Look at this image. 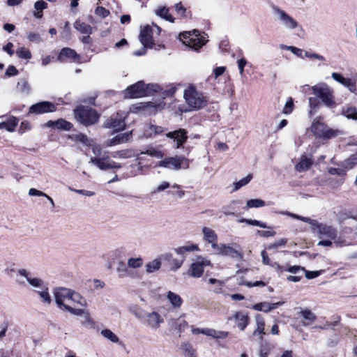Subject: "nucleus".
<instances>
[{
	"label": "nucleus",
	"instance_id": "nucleus-10",
	"mask_svg": "<svg viewBox=\"0 0 357 357\" xmlns=\"http://www.w3.org/2000/svg\"><path fill=\"white\" fill-rule=\"evenodd\" d=\"M188 167V160L183 156L168 157L158 162V167L178 170L182 167Z\"/></svg>",
	"mask_w": 357,
	"mask_h": 357
},
{
	"label": "nucleus",
	"instance_id": "nucleus-61",
	"mask_svg": "<svg viewBox=\"0 0 357 357\" xmlns=\"http://www.w3.org/2000/svg\"><path fill=\"white\" fill-rule=\"evenodd\" d=\"M332 78L336 81L337 82L341 84L342 85H344L346 82L349 78L344 77L341 74L337 73H332L331 74Z\"/></svg>",
	"mask_w": 357,
	"mask_h": 357
},
{
	"label": "nucleus",
	"instance_id": "nucleus-2",
	"mask_svg": "<svg viewBox=\"0 0 357 357\" xmlns=\"http://www.w3.org/2000/svg\"><path fill=\"white\" fill-rule=\"evenodd\" d=\"M160 87L157 84H151L145 86L144 82L139 81L128 86L123 91V94L126 98H137L151 95L153 92L158 91Z\"/></svg>",
	"mask_w": 357,
	"mask_h": 357
},
{
	"label": "nucleus",
	"instance_id": "nucleus-60",
	"mask_svg": "<svg viewBox=\"0 0 357 357\" xmlns=\"http://www.w3.org/2000/svg\"><path fill=\"white\" fill-rule=\"evenodd\" d=\"M215 254L221 255L224 243H218V241L209 243Z\"/></svg>",
	"mask_w": 357,
	"mask_h": 357
},
{
	"label": "nucleus",
	"instance_id": "nucleus-13",
	"mask_svg": "<svg viewBox=\"0 0 357 357\" xmlns=\"http://www.w3.org/2000/svg\"><path fill=\"white\" fill-rule=\"evenodd\" d=\"M17 275L26 279L27 282L33 288L38 290L46 285L45 282L39 278L33 277L32 274L24 268H20L17 271Z\"/></svg>",
	"mask_w": 357,
	"mask_h": 357
},
{
	"label": "nucleus",
	"instance_id": "nucleus-33",
	"mask_svg": "<svg viewBox=\"0 0 357 357\" xmlns=\"http://www.w3.org/2000/svg\"><path fill=\"white\" fill-rule=\"evenodd\" d=\"M79 316V321L83 326L87 328H94L95 322L90 317L89 314H77Z\"/></svg>",
	"mask_w": 357,
	"mask_h": 357
},
{
	"label": "nucleus",
	"instance_id": "nucleus-4",
	"mask_svg": "<svg viewBox=\"0 0 357 357\" xmlns=\"http://www.w3.org/2000/svg\"><path fill=\"white\" fill-rule=\"evenodd\" d=\"M73 289L64 287H57L53 289L52 294L54 302L60 310L68 311V312H75L73 307L66 301H70Z\"/></svg>",
	"mask_w": 357,
	"mask_h": 357
},
{
	"label": "nucleus",
	"instance_id": "nucleus-19",
	"mask_svg": "<svg viewBox=\"0 0 357 357\" xmlns=\"http://www.w3.org/2000/svg\"><path fill=\"white\" fill-rule=\"evenodd\" d=\"M168 138L172 139L176 142V149L181 148L188 139L187 131L185 129H178L166 134Z\"/></svg>",
	"mask_w": 357,
	"mask_h": 357
},
{
	"label": "nucleus",
	"instance_id": "nucleus-16",
	"mask_svg": "<svg viewBox=\"0 0 357 357\" xmlns=\"http://www.w3.org/2000/svg\"><path fill=\"white\" fill-rule=\"evenodd\" d=\"M56 110V106L54 104L43 101L33 105L29 108V112L36 114H44L47 112H53Z\"/></svg>",
	"mask_w": 357,
	"mask_h": 357
},
{
	"label": "nucleus",
	"instance_id": "nucleus-30",
	"mask_svg": "<svg viewBox=\"0 0 357 357\" xmlns=\"http://www.w3.org/2000/svg\"><path fill=\"white\" fill-rule=\"evenodd\" d=\"M155 14L165 19L167 21H169L172 23L174 22L175 18L169 13V8L165 6H160L158 7L155 11Z\"/></svg>",
	"mask_w": 357,
	"mask_h": 357
},
{
	"label": "nucleus",
	"instance_id": "nucleus-11",
	"mask_svg": "<svg viewBox=\"0 0 357 357\" xmlns=\"http://www.w3.org/2000/svg\"><path fill=\"white\" fill-rule=\"evenodd\" d=\"M69 302L70 303V305L74 307L75 312H84L89 306L86 298L74 289L72 290Z\"/></svg>",
	"mask_w": 357,
	"mask_h": 357
},
{
	"label": "nucleus",
	"instance_id": "nucleus-54",
	"mask_svg": "<svg viewBox=\"0 0 357 357\" xmlns=\"http://www.w3.org/2000/svg\"><path fill=\"white\" fill-rule=\"evenodd\" d=\"M17 89L22 93L28 94L30 92V86L26 80H22L17 83Z\"/></svg>",
	"mask_w": 357,
	"mask_h": 357
},
{
	"label": "nucleus",
	"instance_id": "nucleus-42",
	"mask_svg": "<svg viewBox=\"0 0 357 357\" xmlns=\"http://www.w3.org/2000/svg\"><path fill=\"white\" fill-rule=\"evenodd\" d=\"M181 347L183 351L185 357H197L195 351L191 344L188 342H183L181 344Z\"/></svg>",
	"mask_w": 357,
	"mask_h": 357
},
{
	"label": "nucleus",
	"instance_id": "nucleus-46",
	"mask_svg": "<svg viewBox=\"0 0 357 357\" xmlns=\"http://www.w3.org/2000/svg\"><path fill=\"white\" fill-rule=\"evenodd\" d=\"M308 102L310 105V111L309 115L312 116L317 112V109L319 108L320 104L317 98L310 97L308 99Z\"/></svg>",
	"mask_w": 357,
	"mask_h": 357
},
{
	"label": "nucleus",
	"instance_id": "nucleus-41",
	"mask_svg": "<svg viewBox=\"0 0 357 357\" xmlns=\"http://www.w3.org/2000/svg\"><path fill=\"white\" fill-rule=\"evenodd\" d=\"M239 222H245L249 225L257 226L261 228L270 229L271 227L268 226L265 222L257 220L241 218L238 220Z\"/></svg>",
	"mask_w": 357,
	"mask_h": 357
},
{
	"label": "nucleus",
	"instance_id": "nucleus-7",
	"mask_svg": "<svg viewBox=\"0 0 357 357\" xmlns=\"http://www.w3.org/2000/svg\"><path fill=\"white\" fill-rule=\"evenodd\" d=\"M312 90L313 93L321 100L324 105L330 108L335 106L333 90L326 84L322 83L313 86Z\"/></svg>",
	"mask_w": 357,
	"mask_h": 357
},
{
	"label": "nucleus",
	"instance_id": "nucleus-23",
	"mask_svg": "<svg viewBox=\"0 0 357 357\" xmlns=\"http://www.w3.org/2000/svg\"><path fill=\"white\" fill-rule=\"evenodd\" d=\"M202 232L204 242L209 244L215 241H218V234L213 229L208 227H203L202 229Z\"/></svg>",
	"mask_w": 357,
	"mask_h": 357
},
{
	"label": "nucleus",
	"instance_id": "nucleus-35",
	"mask_svg": "<svg viewBox=\"0 0 357 357\" xmlns=\"http://www.w3.org/2000/svg\"><path fill=\"white\" fill-rule=\"evenodd\" d=\"M74 27L82 34L90 35L92 33V27L81 21H76L74 24Z\"/></svg>",
	"mask_w": 357,
	"mask_h": 357
},
{
	"label": "nucleus",
	"instance_id": "nucleus-18",
	"mask_svg": "<svg viewBox=\"0 0 357 357\" xmlns=\"http://www.w3.org/2000/svg\"><path fill=\"white\" fill-rule=\"evenodd\" d=\"M91 162L96 165L102 170H106L109 169H120L121 165L111 160L108 157L104 158H92L91 159Z\"/></svg>",
	"mask_w": 357,
	"mask_h": 357
},
{
	"label": "nucleus",
	"instance_id": "nucleus-8",
	"mask_svg": "<svg viewBox=\"0 0 357 357\" xmlns=\"http://www.w3.org/2000/svg\"><path fill=\"white\" fill-rule=\"evenodd\" d=\"M74 112L77 121L84 126L96 123L99 118L96 111L89 107L79 106Z\"/></svg>",
	"mask_w": 357,
	"mask_h": 357
},
{
	"label": "nucleus",
	"instance_id": "nucleus-38",
	"mask_svg": "<svg viewBox=\"0 0 357 357\" xmlns=\"http://www.w3.org/2000/svg\"><path fill=\"white\" fill-rule=\"evenodd\" d=\"M47 4L45 1L43 0L37 1L34 4L35 12H33V15L36 18H41L43 17L42 11L47 8Z\"/></svg>",
	"mask_w": 357,
	"mask_h": 357
},
{
	"label": "nucleus",
	"instance_id": "nucleus-47",
	"mask_svg": "<svg viewBox=\"0 0 357 357\" xmlns=\"http://www.w3.org/2000/svg\"><path fill=\"white\" fill-rule=\"evenodd\" d=\"M101 335L108 340L114 343L119 342V337L109 329H104L101 331Z\"/></svg>",
	"mask_w": 357,
	"mask_h": 357
},
{
	"label": "nucleus",
	"instance_id": "nucleus-21",
	"mask_svg": "<svg viewBox=\"0 0 357 357\" xmlns=\"http://www.w3.org/2000/svg\"><path fill=\"white\" fill-rule=\"evenodd\" d=\"M132 135V131H130L128 132L121 133L117 135L114 137L110 139L107 142V146H112L120 144H123L129 142Z\"/></svg>",
	"mask_w": 357,
	"mask_h": 357
},
{
	"label": "nucleus",
	"instance_id": "nucleus-58",
	"mask_svg": "<svg viewBox=\"0 0 357 357\" xmlns=\"http://www.w3.org/2000/svg\"><path fill=\"white\" fill-rule=\"evenodd\" d=\"M154 128V125H146L144 128V132L142 137L151 138L154 137V130L151 129Z\"/></svg>",
	"mask_w": 357,
	"mask_h": 357
},
{
	"label": "nucleus",
	"instance_id": "nucleus-34",
	"mask_svg": "<svg viewBox=\"0 0 357 357\" xmlns=\"http://www.w3.org/2000/svg\"><path fill=\"white\" fill-rule=\"evenodd\" d=\"M312 165V161L310 158L303 156L299 162L296 165V169L298 172H304L307 170Z\"/></svg>",
	"mask_w": 357,
	"mask_h": 357
},
{
	"label": "nucleus",
	"instance_id": "nucleus-53",
	"mask_svg": "<svg viewBox=\"0 0 357 357\" xmlns=\"http://www.w3.org/2000/svg\"><path fill=\"white\" fill-rule=\"evenodd\" d=\"M141 154H147L150 156L160 159L164 157V154L160 150L155 148H151L147 149L146 151H142Z\"/></svg>",
	"mask_w": 357,
	"mask_h": 357
},
{
	"label": "nucleus",
	"instance_id": "nucleus-5",
	"mask_svg": "<svg viewBox=\"0 0 357 357\" xmlns=\"http://www.w3.org/2000/svg\"><path fill=\"white\" fill-rule=\"evenodd\" d=\"M184 98L188 105L196 110L204 107L208 101L204 94L197 91L193 86H189L185 89Z\"/></svg>",
	"mask_w": 357,
	"mask_h": 357
},
{
	"label": "nucleus",
	"instance_id": "nucleus-52",
	"mask_svg": "<svg viewBox=\"0 0 357 357\" xmlns=\"http://www.w3.org/2000/svg\"><path fill=\"white\" fill-rule=\"evenodd\" d=\"M340 133L341 132L340 130H334V129H332V128L326 126L324 133L321 138H324V139L334 138V137H337V135H339Z\"/></svg>",
	"mask_w": 357,
	"mask_h": 357
},
{
	"label": "nucleus",
	"instance_id": "nucleus-17",
	"mask_svg": "<svg viewBox=\"0 0 357 357\" xmlns=\"http://www.w3.org/2000/svg\"><path fill=\"white\" fill-rule=\"evenodd\" d=\"M137 317L153 328H158L164 320L160 314H137Z\"/></svg>",
	"mask_w": 357,
	"mask_h": 357
},
{
	"label": "nucleus",
	"instance_id": "nucleus-64",
	"mask_svg": "<svg viewBox=\"0 0 357 357\" xmlns=\"http://www.w3.org/2000/svg\"><path fill=\"white\" fill-rule=\"evenodd\" d=\"M344 86L347 87L351 92L354 93L356 91V82L352 79L349 78Z\"/></svg>",
	"mask_w": 357,
	"mask_h": 357
},
{
	"label": "nucleus",
	"instance_id": "nucleus-63",
	"mask_svg": "<svg viewBox=\"0 0 357 357\" xmlns=\"http://www.w3.org/2000/svg\"><path fill=\"white\" fill-rule=\"evenodd\" d=\"M95 13L100 17H105L109 14V11L102 6H98L95 10Z\"/></svg>",
	"mask_w": 357,
	"mask_h": 357
},
{
	"label": "nucleus",
	"instance_id": "nucleus-44",
	"mask_svg": "<svg viewBox=\"0 0 357 357\" xmlns=\"http://www.w3.org/2000/svg\"><path fill=\"white\" fill-rule=\"evenodd\" d=\"M281 214H283V215H288V216H290L294 219H296V220H301L303 222H307L309 223L310 225H311V226L312 227L313 224H316L315 223V220H312L310 218H306V217H303V216H301V215H296V214H294V213H290V212H280Z\"/></svg>",
	"mask_w": 357,
	"mask_h": 357
},
{
	"label": "nucleus",
	"instance_id": "nucleus-59",
	"mask_svg": "<svg viewBox=\"0 0 357 357\" xmlns=\"http://www.w3.org/2000/svg\"><path fill=\"white\" fill-rule=\"evenodd\" d=\"M287 242V240L286 238H280L278 241H276L272 243H270L268 245L267 248L268 250H273L276 249L280 247L284 246Z\"/></svg>",
	"mask_w": 357,
	"mask_h": 357
},
{
	"label": "nucleus",
	"instance_id": "nucleus-1",
	"mask_svg": "<svg viewBox=\"0 0 357 357\" xmlns=\"http://www.w3.org/2000/svg\"><path fill=\"white\" fill-rule=\"evenodd\" d=\"M208 36L205 33H199L197 29L192 31H184L179 34L180 40L190 48L199 51L208 41Z\"/></svg>",
	"mask_w": 357,
	"mask_h": 357
},
{
	"label": "nucleus",
	"instance_id": "nucleus-20",
	"mask_svg": "<svg viewBox=\"0 0 357 357\" xmlns=\"http://www.w3.org/2000/svg\"><path fill=\"white\" fill-rule=\"evenodd\" d=\"M67 59H70L73 62H80V56L74 50L64 47L60 51L57 56V60L60 62H63Z\"/></svg>",
	"mask_w": 357,
	"mask_h": 357
},
{
	"label": "nucleus",
	"instance_id": "nucleus-6",
	"mask_svg": "<svg viewBox=\"0 0 357 357\" xmlns=\"http://www.w3.org/2000/svg\"><path fill=\"white\" fill-rule=\"evenodd\" d=\"M161 29L155 24H147L141 28L139 40L144 47L152 48L155 39L160 35Z\"/></svg>",
	"mask_w": 357,
	"mask_h": 357
},
{
	"label": "nucleus",
	"instance_id": "nucleus-39",
	"mask_svg": "<svg viewBox=\"0 0 357 357\" xmlns=\"http://www.w3.org/2000/svg\"><path fill=\"white\" fill-rule=\"evenodd\" d=\"M342 113L347 119L357 120V107H343Z\"/></svg>",
	"mask_w": 357,
	"mask_h": 357
},
{
	"label": "nucleus",
	"instance_id": "nucleus-62",
	"mask_svg": "<svg viewBox=\"0 0 357 357\" xmlns=\"http://www.w3.org/2000/svg\"><path fill=\"white\" fill-rule=\"evenodd\" d=\"M208 282L210 284H216L215 289H213L214 292H215L217 294L220 293L222 287L223 285V282H222L220 280H218L214 278H210L208 280Z\"/></svg>",
	"mask_w": 357,
	"mask_h": 357
},
{
	"label": "nucleus",
	"instance_id": "nucleus-36",
	"mask_svg": "<svg viewBox=\"0 0 357 357\" xmlns=\"http://www.w3.org/2000/svg\"><path fill=\"white\" fill-rule=\"evenodd\" d=\"M169 325L172 328L178 329L179 332L184 331L188 327V323L182 317H180L176 320H171Z\"/></svg>",
	"mask_w": 357,
	"mask_h": 357
},
{
	"label": "nucleus",
	"instance_id": "nucleus-28",
	"mask_svg": "<svg viewBox=\"0 0 357 357\" xmlns=\"http://www.w3.org/2000/svg\"><path fill=\"white\" fill-rule=\"evenodd\" d=\"M18 124V120L15 117H10L6 121L0 123V129H5L8 132H13Z\"/></svg>",
	"mask_w": 357,
	"mask_h": 357
},
{
	"label": "nucleus",
	"instance_id": "nucleus-37",
	"mask_svg": "<svg viewBox=\"0 0 357 357\" xmlns=\"http://www.w3.org/2000/svg\"><path fill=\"white\" fill-rule=\"evenodd\" d=\"M234 318L237 326L240 330L243 331L248 324V317L247 314H235Z\"/></svg>",
	"mask_w": 357,
	"mask_h": 357
},
{
	"label": "nucleus",
	"instance_id": "nucleus-45",
	"mask_svg": "<svg viewBox=\"0 0 357 357\" xmlns=\"http://www.w3.org/2000/svg\"><path fill=\"white\" fill-rule=\"evenodd\" d=\"M116 273L119 278H123L128 275L129 271L123 261H119L116 267Z\"/></svg>",
	"mask_w": 357,
	"mask_h": 357
},
{
	"label": "nucleus",
	"instance_id": "nucleus-57",
	"mask_svg": "<svg viewBox=\"0 0 357 357\" xmlns=\"http://www.w3.org/2000/svg\"><path fill=\"white\" fill-rule=\"evenodd\" d=\"M185 257L181 259L174 258L170 259L171 268L174 271L178 269L183 264Z\"/></svg>",
	"mask_w": 357,
	"mask_h": 357
},
{
	"label": "nucleus",
	"instance_id": "nucleus-27",
	"mask_svg": "<svg viewBox=\"0 0 357 357\" xmlns=\"http://www.w3.org/2000/svg\"><path fill=\"white\" fill-rule=\"evenodd\" d=\"M36 292L38 295V297L41 301L47 305H50L52 303V298L49 292V288L46 284L41 289L36 290Z\"/></svg>",
	"mask_w": 357,
	"mask_h": 357
},
{
	"label": "nucleus",
	"instance_id": "nucleus-32",
	"mask_svg": "<svg viewBox=\"0 0 357 357\" xmlns=\"http://www.w3.org/2000/svg\"><path fill=\"white\" fill-rule=\"evenodd\" d=\"M114 158H130L134 156H137V160H140L141 158L136 155L132 149H124L119 151L114 152L112 154Z\"/></svg>",
	"mask_w": 357,
	"mask_h": 357
},
{
	"label": "nucleus",
	"instance_id": "nucleus-3",
	"mask_svg": "<svg viewBox=\"0 0 357 357\" xmlns=\"http://www.w3.org/2000/svg\"><path fill=\"white\" fill-rule=\"evenodd\" d=\"M274 20L287 29L293 30L298 26V22L284 10L272 3L270 5Z\"/></svg>",
	"mask_w": 357,
	"mask_h": 357
},
{
	"label": "nucleus",
	"instance_id": "nucleus-26",
	"mask_svg": "<svg viewBox=\"0 0 357 357\" xmlns=\"http://www.w3.org/2000/svg\"><path fill=\"white\" fill-rule=\"evenodd\" d=\"M167 298L172 305V306L175 309L179 308L183 303V300L181 298V296L178 294L171 291H169L167 292Z\"/></svg>",
	"mask_w": 357,
	"mask_h": 357
},
{
	"label": "nucleus",
	"instance_id": "nucleus-55",
	"mask_svg": "<svg viewBox=\"0 0 357 357\" xmlns=\"http://www.w3.org/2000/svg\"><path fill=\"white\" fill-rule=\"evenodd\" d=\"M252 177V176L251 174H248L246 177L243 178L239 181L234 183V190H238L241 187L247 185L251 181Z\"/></svg>",
	"mask_w": 357,
	"mask_h": 357
},
{
	"label": "nucleus",
	"instance_id": "nucleus-50",
	"mask_svg": "<svg viewBox=\"0 0 357 357\" xmlns=\"http://www.w3.org/2000/svg\"><path fill=\"white\" fill-rule=\"evenodd\" d=\"M16 54L19 58L23 59H29L31 57V52L24 47L17 48L16 50Z\"/></svg>",
	"mask_w": 357,
	"mask_h": 357
},
{
	"label": "nucleus",
	"instance_id": "nucleus-31",
	"mask_svg": "<svg viewBox=\"0 0 357 357\" xmlns=\"http://www.w3.org/2000/svg\"><path fill=\"white\" fill-rule=\"evenodd\" d=\"M257 328L253 333L254 335L259 336V340H262V335L264 334V326L265 323L262 317L257 314L256 316Z\"/></svg>",
	"mask_w": 357,
	"mask_h": 357
},
{
	"label": "nucleus",
	"instance_id": "nucleus-9",
	"mask_svg": "<svg viewBox=\"0 0 357 357\" xmlns=\"http://www.w3.org/2000/svg\"><path fill=\"white\" fill-rule=\"evenodd\" d=\"M315 223L312 227L313 232L317 233L320 238H328L335 240L337 236V231L332 226L318 222L315 220Z\"/></svg>",
	"mask_w": 357,
	"mask_h": 357
},
{
	"label": "nucleus",
	"instance_id": "nucleus-51",
	"mask_svg": "<svg viewBox=\"0 0 357 357\" xmlns=\"http://www.w3.org/2000/svg\"><path fill=\"white\" fill-rule=\"evenodd\" d=\"M73 125L71 123L62 119L56 121L55 128L70 130Z\"/></svg>",
	"mask_w": 357,
	"mask_h": 357
},
{
	"label": "nucleus",
	"instance_id": "nucleus-48",
	"mask_svg": "<svg viewBox=\"0 0 357 357\" xmlns=\"http://www.w3.org/2000/svg\"><path fill=\"white\" fill-rule=\"evenodd\" d=\"M294 109V100L289 97L287 99L286 103L282 109V113L285 115H288L292 113Z\"/></svg>",
	"mask_w": 357,
	"mask_h": 357
},
{
	"label": "nucleus",
	"instance_id": "nucleus-56",
	"mask_svg": "<svg viewBox=\"0 0 357 357\" xmlns=\"http://www.w3.org/2000/svg\"><path fill=\"white\" fill-rule=\"evenodd\" d=\"M142 259L140 257L130 258L128 261V266L132 268H137L142 266Z\"/></svg>",
	"mask_w": 357,
	"mask_h": 357
},
{
	"label": "nucleus",
	"instance_id": "nucleus-15",
	"mask_svg": "<svg viewBox=\"0 0 357 357\" xmlns=\"http://www.w3.org/2000/svg\"><path fill=\"white\" fill-rule=\"evenodd\" d=\"M125 117L123 113H117L115 116L107 119L105 122V126L108 128H113L116 131L123 130L126 127Z\"/></svg>",
	"mask_w": 357,
	"mask_h": 357
},
{
	"label": "nucleus",
	"instance_id": "nucleus-49",
	"mask_svg": "<svg viewBox=\"0 0 357 357\" xmlns=\"http://www.w3.org/2000/svg\"><path fill=\"white\" fill-rule=\"evenodd\" d=\"M265 206V202L260 199H250L246 203V208H260Z\"/></svg>",
	"mask_w": 357,
	"mask_h": 357
},
{
	"label": "nucleus",
	"instance_id": "nucleus-25",
	"mask_svg": "<svg viewBox=\"0 0 357 357\" xmlns=\"http://www.w3.org/2000/svg\"><path fill=\"white\" fill-rule=\"evenodd\" d=\"M326 126L324 123L315 119L312 123L310 130L317 137L321 138Z\"/></svg>",
	"mask_w": 357,
	"mask_h": 357
},
{
	"label": "nucleus",
	"instance_id": "nucleus-12",
	"mask_svg": "<svg viewBox=\"0 0 357 357\" xmlns=\"http://www.w3.org/2000/svg\"><path fill=\"white\" fill-rule=\"evenodd\" d=\"M211 261L205 257L198 256L190 265L188 274L192 278H200L205 266H211Z\"/></svg>",
	"mask_w": 357,
	"mask_h": 357
},
{
	"label": "nucleus",
	"instance_id": "nucleus-40",
	"mask_svg": "<svg viewBox=\"0 0 357 357\" xmlns=\"http://www.w3.org/2000/svg\"><path fill=\"white\" fill-rule=\"evenodd\" d=\"M161 266V261L160 259H155L149 261L146 265V271L149 273H153L160 269Z\"/></svg>",
	"mask_w": 357,
	"mask_h": 357
},
{
	"label": "nucleus",
	"instance_id": "nucleus-43",
	"mask_svg": "<svg viewBox=\"0 0 357 357\" xmlns=\"http://www.w3.org/2000/svg\"><path fill=\"white\" fill-rule=\"evenodd\" d=\"M29 195L30 196H38V197H46L50 202L52 208H54V202L52 197L45 194V192L40 191L36 188H30L29 190Z\"/></svg>",
	"mask_w": 357,
	"mask_h": 357
},
{
	"label": "nucleus",
	"instance_id": "nucleus-24",
	"mask_svg": "<svg viewBox=\"0 0 357 357\" xmlns=\"http://www.w3.org/2000/svg\"><path fill=\"white\" fill-rule=\"evenodd\" d=\"M221 255L228 256L233 259H241L243 258V254L240 251L227 244L223 245Z\"/></svg>",
	"mask_w": 357,
	"mask_h": 357
},
{
	"label": "nucleus",
	"instance_id": "nucleus-14",
	"mask_svg": "<svg viewBox=\"0 0 357 357\" xmlns=\"http://www.w3.org/2000/svg\"><path fill=\"white\" fill-rule=\"evenodd\" d=\"M191 331L192 334L198 335L203 334L207 336L212 337L215 339H224L228 336V333L225 331H216L213 328H199L192 326Z\"/></svg>",
	"mask_w": 357,
	"mask_h": 357
},
{
	"label": "nucleus",
	"instance_id": "nucleus-22",
	"mask_svg": "<svg viewBox=\"0 0 357 357\" xmlns=\"http://www.w3.org/2000/svg\"><path fill=\"white\" fill-rule=\"evenodd\" d=\"M283 303L282 302H277V303H268V302H264L257 303L255 305H253L252 309L257 311H262L264 312H268L271 310H275L278 308L279 305H282Z\"/></svg>",
	"mask_w": 357,
	"mask_h": 357
},
{
	"label": "nucleus",
	"instance_id": "nucleus-29",
	"mask_svg": "<svg viewBox=\"0 0 357 357\" xmlns=\"http://www.w3.org/2000/svg\"><path fill=\"white\" fill-rule=\"evenodd\" d=\"M165 103L163 101L159 102H149L143 104L142 109H148L150 112L155 113L158 111L162 110L165 107Z\"/></svg>",
	"mask_w": 357,
	"mask_h": 357
}]
</instances>
